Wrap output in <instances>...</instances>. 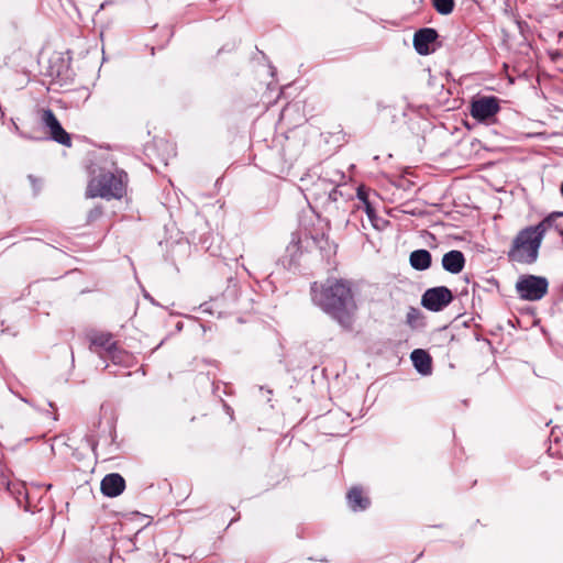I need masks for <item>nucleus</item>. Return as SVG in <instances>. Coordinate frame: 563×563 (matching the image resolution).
<instances>
[{
  "instance_id": "obj_1",
  "label": "nucleus",
  "mask_w": 563,
  "mask_h": 563,
  "mask_svg": "<svg viewBox=\"0 0 563 563\" xmlns=\"http://www.w3.org/2000/svg\"><path fill=\"white\" fill-rule=\"evenodd\" d=\"M313 302L335 320L343 330L351 331L355 321L357 305L350 282L328 279L318 286H311Z\"/></svg>"
},
{
  "instance_id": "obj_2",
  "label": "nucleus",
  "mask_w": 563,
  "mask_h": 563,
  "mask_svg": "<svg viewBox=\"0 0 563 563\" xmlns=\"http://www.w3.org/2000/svg\"><path fill=\"white\" fill-rule=\"evenodd\" d=\"M128 180V174L121 169H118L114 173H100L88 183L86 197H100L108 200L121 199L126 194Z\"/></svg>"
},
{
  "instance_id": "obj_3",
  "label": "nucleus",
  "mask_w": 563,
  "mask_h": 563,
  "mask_svg": "<svg viewBox=\"0 0 563 563\" xmlns=\"http://www.w3.org/2000/svg\"><path fill=\"white\" fill-rule=\"evenodd\" d=\"M543 238L532 225L518 232L508 252L509 261L532 264L538 260Z\"/></svg>"
},
{
  "instance_id": "obj_4",
  "label": "nucleus",
  "mask_w": 563,
  "mask_h": 563,
  "mask_svg": "<svg viewBox=\"0 0 563 563\" xmlns=\"http://www.w3.org/2000/svg\"><path fill=\"white\" fill-rule=\"evenodd\" d=\"M549 282L545 277L522 275L516 283V291L520 299L528 301L541 300L547 294Z\"/></svg>"
},
{
  "instance_id": "obj_5",
  "label": "nucleus",
  "mask_w": 563,
  "mask_h": 563,
  "mask_svg": "<svg viewBox=\"0 0 563 563\" xmlns=\"http://www.w3.org/2000/svg\"><path fill=\"white\" fill-rule=\"evenodd\" d=\"M499 111V99L495 96H478L470 104V113L478 122L493 123Z\"/></svg>"
},
{
  "instance_id": "obj_6",
  "label": "nucleus",
  "mask_w": 563,
  "mask_h": 563,
  "mask_svg": "<svg viewBox=\"0 0 563 563\" xmlns=\"http://www.w3.org/2000/svg\"><path fill=\"white\" fill-rule=\"evenodd\" d=\"M452 291L445 286L429 288L421 297V305L430 311H441L453 301Z\"/></svg>"
},
{
  "instance_id": "obj_7",
  "label": "nucleus",
  "mask_w": 563,
  "mask_h": 563,
  "mask_svg": "<svg viewBox=\"0 0 563 563\" xmlns=\"http://www.w3.org/2000/svg\"><path fill=\"white\" fill-rule=\"evenodd\" d=\"M41 122L48 129L49 137L65 146H71L70 135L64 130L56 115L51 109L41 111Z\"/></svg>"
},
{
  "instance_id": "obj_8",
  "label": "nucleus",
  "mask_w": 563,
  "mask_h": 563,
  "mask_svg": "<svg viewBox=\"0 0 563 563\" xmlns=\"http://www.w3.org/2000/svg\"><path fill=\"white\" fill-rule=\"evenodd\" d=\"M91 345L102 349L114 363L123 362L126 353L123 352L118 343L113 340V335L109 332H98L90 336Z\"/></svg>"
},
{
  "instance_id": "obj_9",
  "label": "nucleus",
  "mask_w": 563,
  "mask_h": 563,
  "mask_svg": "<svg viewBox=\"0 0 563 563\" xmlns=\"http://www.w3.org/2000/svg\"><path fill=\"white\" fill-rule=\"evenodd\" d=\"M438 32L431 27H423L418 30L413 35V47L420 55H428L431 53L430 44L438 38Z\"/></svg>"
},
{
  "instance_id": "obj_10",
  "label": "nucleus",
  "mask_w": 563,
  "mask_h": 563,
  "mask_svg": "<svg viewBox=\"0 0 563 563\" xmlns=\"http://www.w3.org/2000/svg\"><path fill=\"white\" fill-rule=\"evenodd\" d=\"M101 493L107 497H117L125 488L124 478L118 473L106 475L101 481Z\"/></svg>"
},
{
  "instance_id": "obj_11",
  "label": "nucleus",
  "mask_w": 563,
  "mask_h": 563,
  "mask_svg": "<svg viewBox=\"0 0 563 563\" xmlns=\"http://www.w3.org/2000/svg\"><path fill=\"white\" fill-rule=\"evenodd\" d=\"M563 218L562 211H554L547 216L542 221L538 224L532 225L536 231L540 233L542 238H544L545 233L550 230L556 231L559 234L563 235V224L560 219Z\"/></svg>"
},
{
  "instance_id": "obj_12",
  "label": "nucleus",
  "mask_w": 563,
  "mask_h": 563,
  "mask_svg": "<svg viewBox=\"0 0 563 563\" xmlns=\"http://www.w3.org/2000/svg\"><path fill=\"white\" fill-rule=\"evenodd\" d=\"M443 268L451 274H459L465 266V257L461 251L452 250L442 257Z\"/></svg>"
},
{
  "instance_id": "obj_13",
  "label": "nucleus",
  "mask_w": 563,
  "mask_h": 563,
  "mask_svg": "<svg viewBox=\"0 0 563 563\" xmlns=\"http://www.w3.org/2000/svg\"><path fill=\"white\" fill-rule=\"evenodd\" d=\"M347 503L353 511L365 510L368 508L371 500L364 496L363 490L360 487H352L347 493Z\"/></svg>"
},
{
  "instance_id": "obj_14",
  "label": "nucleus",
  "mask_w": 563,
  "mask_h": 563,
  "mask_svg": "<svg viewBox=\"0 0 563 563\" xmlns=\"http://www.w3.org/2000/svg\"><path fill=\"white\" fill-rule=\"evenodd\" d=\"M411 361L416 369L422 374L428 375L432 369L431 356L423 350L417 349L411 353Z\"/></svg>"
},
{
  "instance_id": "obj_15",
  "label": "nucleus",
  "mask_w": 563,
  "mask_h": 563,
  "mask_svg": "<svg viewBox=\"0 0 563 563\" xmlns=\"http://www.w3.org/2000/svg\"><path fill=\"white\" fill-rule=\"evenodd\" d=\"M409 263L416 271H426L432 263L431 253L424 249L416 250L411 252Z\"/></svg>"
},
{
  "instance_id": "obj_16",
  "label": "nucleus",
  "mask_w": 563,
  "mask_h": 563,
  "mask_svg": "<svg viewBox=\"0 0 563 563\" xmlns=\"http://www.w3.org/2000/svg\"><path fill=\"white\" fill-rule=\"evenodd\" d=\"M434 10L442 15H448L454 10V0H431Z\"/></svg>"
},
{
  "instance_id": "obj_17",
  "label": "nucleus",
  "mask_w": 563,
  "mask_h": 563,
  "mask_svg": "<svg viewBox=\"0 0 563 563\" xmlns=\"http://www.w3.org/2000/svg\"><path fill=\"white\" fill-rule=\"evenodd\" d=\"M299 244H300L299 239L294 236L291 242L287 246V252L290 254V258L288 261L289 266H291L295 263V261L299 254V251H300Z\"/></svg>"
},
{
  "instance_id": "obj_18",
  "label": "nucleus",
  "mask_w": 563,
  "mask_h": 563,
  "mask_svg": "<svg viewBox=\"0 0 563 563\" xmlns=\"http://www.w3.org/2000/svg\"><path fill=\"white\" fill-rule=\"evenodd\" d=\"M102 216L103 208L101 206H96L87 213L86 224L92 225L97 223L102 218Z\"/></svg>"
},
{
  "instance_id": "obj_19",
  "label": "nucleus",
  "mask_w": 563,
  "mask_h": 563,
  "mask_svg": "<svg viewBox=\"0 0 563 563\" xmlns=\"http://www.w3.org/2000/svg\"><path fill=\"white\" fill-rule=\"evenodd\" d=\"M406 319H407V323L411 327V328H416L417 324H418V321L421 319V312L419 309L417 308H409L408 312H407V316H406Z\"/></svg>"
},
{
  "instance_id": "obj_20",
  "label": "nucleus",
  "mask_w": 563,
  "mask_h": 563,
  "mask_svg": "<svg viewBox=\"0 0 563 563\" xmlns=\"http://www.w3.org/2000/svg\"><path fill=\"white\" fill-rule=\"evenodd\" d=\"M365 209V212L369 219V221L372 222V224L377 228L378 224H377V220H378V217L376 216V211L374 209V207L371 205V202H366V206L364 207Z\"/></svg>"
},
{
  "instance_id": "obj_21",
  "label": "nucleus",
  "mask_w": 563,
  "mask_h": 563,
  "mask_svg": "<svg viewBox=\"0 0 563 563\" xmlns=\"http://www.w3.org/2000/svg\"><path fill=\"white\" fill-rule=\"evenodd\" d=\"M357 198L363 202L364 207L366 206V202H369L368 198H367V194L362 188H360L357 190Z\"/></svg>"
},
{
  "instance_id": "obj_22",
  "label": "nucleus",
  "mask_w": 563,
  "mask_h": 563,
  "mask_svg": "<svg viewBox=\"0 0 563 563\" xmlns=\"http://www.w3.org/2000/svg\"><path fill=\"white\" fill-rule=\"evenodd\" d=\"M560 192L563 196V181H562V185H561V188H560Z\"/></svg>"
},
{
  "instance_id": "obj_23",
  "label": "nucleus",
  "mask_w": 563,
  "mask_h": 563,
  "mask_svg": "<svg viewBox=\"0 0 563 563\" xmlns=\"http://www.w3.org/2000/svg\"><path fill=\"white\" fill-rule=\"evenodd\" d=\"M29 179H30L32 183H34V178H33V176H29Z\"/></svg>"
}]
</instances>
